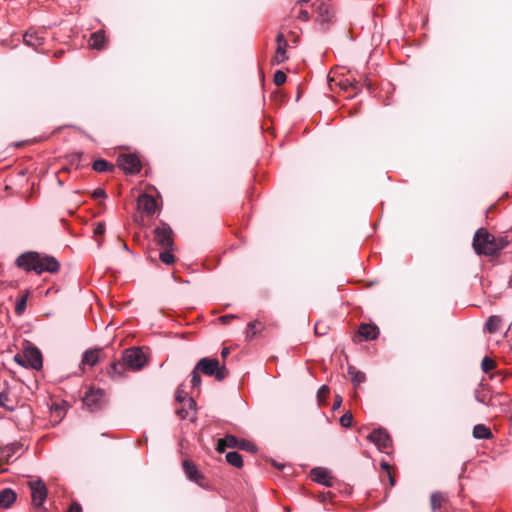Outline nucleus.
<instances>
[{"label":"nucleus","mask_w":512,"mask_h":512,"mask_svg":"<svg viewBox=\"0 0 512 512\" xmlns=\"http://www.w3.org/2000/svg\"><path fill=\"white\" fill-rule=\"evenodd\" d=\"M348 375L354 385L358 386L366 381V375L364 372L359 371L354 366H348Z\"/></svg>","instance_id":"412c9836"},{"label":"nucleus","mask_w":512,"mask_h":512,"mask_svg":"<svg viewBox=\"0 0 512 512\" xmlns=\"http://www.w3.org/2000/svg\"><path fill=\"white\" fill-rule=\"evenodd\" d=\"M67 512H81V507L78 504H73Z\"/></svg>","instance_id":"09e8293b"},{"label":"nucleus","mask_w":512,"mask_h":512,"mask_svg":"<svg viewBox=\"0 0 512 512\" xmlns=\"http://www.w3.org/2000/svg\"><path fill=\"white\" fill-rule=\"evenodd\" d=\"M117 163L127 174H136L141 170L139 158L134 154H122L118 157Z\"/></svg>","instance_id":"9b49d317"},{"label":"nucleus","mask_w":512,"mask_h":512,"mask_svg":"<svg viewBox=\"0 0 512 512\" xmlns=\"http://www.w3.org/2000/svg\"><path fill=\"white\" fill-rule=\"evenodd\" d=\"M101 244H102V241L101 240H97V247L98 248H100Z\"/></svg>","instance_id":"5fc2aeb1"},{"label":"nucleus","mask_w":512,"mask_h":512,"mask_svg":"<svg viewBox=\"0 0 512 512\" xmlns=\"http://www.w3.org/2000/svg\"><path fill=\"white\" fill-rule=\"evenodd\" d=\"M353 416L350 412L345 413L340 417V424L345 428H349L352 425Z\"/></svg>","instance_id":"e433bc0d"},{"label":"nucleus","mask_w":512,"mask_h":512,"mask_svg":"<svg viewBox=\"0 0 512 512\" xmlns=\"http://www.w3.org/2000/svg\"><path fill=\"white\" fill-rule=\"evenodd\" d=\"M358 334L363 340H374L379 335V328L373 324L363 323L359 326Z\"/></svg>","instance_id":"dca6fc26"},{"label":"nucleus","mask_w":512,"mask_h":512,"mask_svg":"<svg viewBox=\"0 0 512 512\" xmlns=\"http://www.w3.org/2000/svg\"><path fill=\"white\" fill-rule=\"evenodd\" d=\"M473 248L478 255H495L497 253L495 237L483 228H480L475 232Z\"/></svg>","instance_id":"f257e3e1"},{"label":"nucleus","mask_w":512,"mask_h":512,"mask_svg":"<svg viewBox=\"0 0 512 512\" xmlns=\"http://www.w3.org/2000/svg\"><path fill=\"white\" fill-rule=\"evenodd\" d=\"M311 475L313 480L321 485L326 487H331L333 485V477L326 468L315 467L311 470Z\"/></svg>","instance_id":"ddd939ff"},{"label":"nucleus","mask_w":512,"mask_h":512,"mask_svg":"<svg viewBox=\"0 0 512 512\" xmlns=\"http://www.w3.org/2000/svg\"><path fill=\"white\" fill-rule=\"evenodd\" d=\"M183 469H184V472L187 476V478L192 481V482H195L197 483L199 486H203L202 483H201V480L204 478L203 475L199 472V470L197 469V467L194 465V463H192L191 461L189 460H184L183 461Z\"/></svg>","instance_id":"4468645a"},{"label":"nucleus","mask_w":512,"mask_h":512,"mask_svg":"<svg viewBox=\"0 0 512 512\" xmlns=\"http://www.w3.org/2000/svg\"><path fill=\"white\" fill-rule=\"evenodd\" d=\"M226 461L230 465H232L234 467H237V468H240L243 465L242 456L238 452H236V451L228 452L226 454Z\"/></svg>","instance_id":"b1692460"},{"label":"nucleus","mask_w":512,"mask_h":512,"mask_svg":"<svg viewBox=\"0 0 512 512\" xmlns=\"http://www.w3.org/2000/svg\"><path fill=\"white\" fill-rule=\"evenodd\" d=\"M123 361L132 370H140L145 365V356L139 348L126 349L123 353Z\"/></svg>","instance_id":"6e6552de"},{"label":"nucleus","mask_w":512,"mask_h":512,"mask_svg":"<svg viewBox=\"0 0 512 512\" xmlns=\"http://www.w3.org/2000/svg\"><path fill=\"white\" fill-rule=\"evenodd\" d=\"M175 248H163V250L159 253V259L167 264L170 265L175 262V256L173 255V251Z\"/></svg>","instance_id":"bb28decb"},{"label":"nucleus","mask_w":512,"mask_h":512,"mask_svg":"<svg viewBox=\"0 0 512 512\" xmlns=\"http://www.w3.org/2000/svg\"><path fill=\"white\" fill-rule=\"evenodd\" d=\"M172 233L171 227L167 223L162 222L154 229V242L162 249L175 248Z\"/></svg>","instance_id":"423d86ee"},{"label":"nucleus","mask_w":512,"mask_h":512,"mask_svg":"<svg viewBox=\"0 0 512 512\" xmlns=\"http://www.w3.org/2000/svg\"><path fill=\"white\" fill-rule=\"evenodd\" d=\"M93 169L96 171V172H108V171H113V165L110 164L108 161H106L105 159H98V160H95L94 163H93Z\"/></svg>","instance_id":"a878e982"},{"label":"nucleus","mask_w":512,"mask_h":512,"mask_svg":"<svg viewBox=\"0 0 512 512\" xmlns=\"http://www.w3.org/2000/svg\"><path fill=\"white\" fill-rule=\"evenodd\" d=\"M277 45H283L288 44L284 35L282 33H279L276 37Z\"/></svg>","instance_id":"a18cd8bd"},{"label":"nucleus","mask_w":512,"mask_h":512,"mask_svg":"<svg viewBox=\"0 0 512 512\" xmlns=\"http://www.w3.org/2000/svg\"><path fill=\"white\" fill-rule=\"evenodd\" d=\"M31 489L32 503L37 508H41L47 498V488L41 479L29 482Z\"/></svg>","instance_id":"9d476101"},{"label":"nucleus","mask_w":512,"mask_h":512,"mask_svg":"<svg viewBox=\"0 0 512 512\" xmlns=\"http://www.w3.org/2000/svg\"><path fill=\"white\" fill-rule=\"evenodd\" d=\"M368 439L377 446L380 452L388 453L392 440L385 429L378 428L373 430L368 435Z\"/></svg>","instance_id":"1a4fd4ad"},{"label":"nucleus","mask_w":512,"mask_h":512,"mask_svg":"<svg viewBox=\"0 0 512 512\" xmlns=\"http://www.w3.org/2000/svg\"><path fill=\"white\" fill-rule=\"evenodd\" d=\"M105 41H106V38H105L104 32L97 31V32H94L91 34V36L89 38V46L94 49L100 50V49L104 48Z\"/></svg>","instance_id":"6ab92c4d"},{"label":"nucleus","mask_w":512,"mask_h":512,"mask_svg":"<svg viewBox=\"0 0 512 512\" xmlns=\"http://www.w3.org/2000/svg\"><path fill=\"white\" fill-rule=\"evenodd\" d=\"M229 353H230L229 348L224 347V348L222 349V351H221V356H222L223 358H226V357L229 355Z\"/></svg>","instance_id":"8fccbe9b"},{"label":"nucleus","mask_w":512,"mask_h":512,"mask_svg":"<svg viewBox=\"0 0 512 512\" xmlns=\"http://www.w3.org/2000/svg\"><path fill=\"white\" fill-rule=\"evenodd\" d=\"M286 74L281 71V70H277L274 74V83L277 85V86H281L282 84H284L286 82Z\"/></svg>","instance_id":"4c0bfd02"},{"label":"nucleus","mask_w":512,"mask_h":512,"mask_svg":"<svg viewBox=\"0 0 512 512\" xmlns=\"http://www.w3.org/2000/svg\"><path fill=\"white\" fill-rule=\"evenodd\" d=\"M39 512H46V510L41 507L39 508Z\"/></svg>","instance_id":"4d7b16f0"},{"label":"nucleus","mask_w":512,"mask_h":512,"mask_svg":"<svg viewBox=\"0 0 512 512\" xmlns=\"http://www.w3.org/2000/svg\"><path fill=\"white\" fill-rule=\"evenodd\" d=\"M275 466L278 467V468H282L283 467V465H276V464H275Z\"/></svg>","instance_id":"13d9d810"},{"label":"nucleus","mask_w":512,"mask_h":512,"mask_svg":"<svg viewBox=\"0 0 512 512\" xmlns=\"http://www.w3.org/2000/svg\"><path fill=\"white\" fill-rule=\"evenodd\" d=\"M288 44L277 45L276 54L273 58L274 64H280L288 59L286 48Z\"/></svg>","instance_id":"393cba45"},{"label":"nucleus","mask_w":512,"mask_h":512,"mask_svg":"<svg viewBox=\"0 0 512 512\" xmlns=\"http://www.w3.org/2000/svg\"><path fill=\"white\" fill-rule=\"evenodd\" d=\"M262 326V324L258 321H253V322H249L248 325H247V331H246V337L248 339H252L256 333H257V330H256V326Z\"/></svg>","instance_id":"2f4dec72"},{"label":"nucleus","mask_w":512,"mask_h":512,"mask_svg":"<svg viewBox=\"0 0 512 512\" xmlns=\"http://www.w3.org/2000/svg\"><path fill=\"white\" fill-rule=\"evenodd\" d=\"M226 448H238L249 452L256 451V447L252 442L245 439H239L230 434L218 439L217 441V450L220 453L224 452Z\"/></svg>","instance_id":"20e7f679"},{"label":"nucleus","mask_w":512,"mask_h":512,"mask_svg":"<svg viewBox=\"0 0 512 512\" xmlns=\"http://www.w3.org/2000/svg\"><path fill=\"white\" fill-rule=\"evenodd\" d=\"M476 400H477L478 402L484 403V401L482 400V398H479L478 396H476Z\"/></svg>","instance_id":"6e6d98bb"},{"label":"nucleus","mask_w":512,"mask_h":512,"mask_svg":"<svg viewBox=\"0 0 512 512\" xmlns=\"http://www.w3.org/2000/svg\"><path fill=\"white\" fill-rule=\"evenodd\" d=\"M16 500V493L10 489L5 488L0 491V507L9 508Z\"/></svg>","instance_id":"a211bd4d"},{"label":"nucleus","mask_w":512,"mask_h":512,"mask_svg":"<svg viewBox=\"0 0 512 512\" xmlns=\"http://www.w3.org/2000/svg\"><path fill=\"white\" fill-rule=\"evenodd\" d=\"M27 299H28V292H26L24 295H22L21 297H19L17 300H16V304H15V313L17 315H21L24 313V311L26 310V306H27Z\"/></svg>","instance_id":"c85d7f7f"},{"label":"nucleus","mask_w":512,"mask_h":512,"mask_svg":"<svg viewBox=\"0 0 512 512\" xmlns=\"http://www.w3.org/2000/svg\"><path fill=\"white\" fill-rule=\"evenodd\" d=\"M199 370H197V368L195 367L193 369V371L191 372L190 376H191V384L194 388H197V387H200L201 385V377H200V374H199Z\"/></svg>","instance_id":"72a5a7b5"},{"label":"nucleus","mask_w":512,"mask_h":512,"mask_svg":"<svg viewBox=\"0 0 512 512\" xmlns=\"http://www.w3.org/2000/svg\"><path fill=\"white\" fill-rule=\"evenodd\" d=\"M138 205L148 215L156 212L157 202L154 197L148 194H142L138 199Z\"/></svg>","instance_id":"2eb2a0df"},{"label":"nucleus","mask_w":512,"mask_h":512,"mask_svg":"<svg viewBox=\"0 0 512 512\" xmlns=\"http://www.w3.org/2000/svg\"><path fill=\"white\" fill-rule=\"evenodd\" d=\"M14 361L24 368L39 370L43 366L41 352L36 347H28L22 353L14 356Z\"/></svg>","instance_id":"7ed1b4c3"},{"label":"nucleus","mask_w":512,"mask_h":512,"mask_svg":"<svg viewBox=\"0 0 512 512\" xmlns=\"http://www.w3.org/2000/svg\"><path fill=\"white\" fill-rule=\"evenodd\" d=\"M236 318V315L234 314H227V315H223L221 317H219V321L223 324H226L228 323L230 320Z\"/></svg>","instance_id":"37998d69"},{"label":"nucleus","mask_w":512,"mask_h":512,"mask_svg":"<svg viewBox=\"0 0 512 512\" xmlns=\"http://www.w3.org/2000/svg\"><path fill=\"white\" fill-rule=\"evenodd\" d=\"M92 196L93 198H105L106 197V192L105 190L101 189V188H98V189H95L92 193Z\"/></svg>","instance_id":"79ce46f5"},{"label":"nucleus","mask_w":512,"mask_h":512,"mask_svg":"<svg viewBox=\"0 0 512 512\" xmlns=\"http://www.w3.org/2000/svg\"><path fill=\"white\" fill-rule=\"evenodd\" d=\"M187 403L188 408L182 407L176 410V414L180 417V419L188 418L190 413L194 410L195 401L192 398H188Z\"/></svg>","instance_id":"cd10ccee"},{"label":"nucleus","mask_w":512,"mask_h":512,"mask_svg":"<svg viewBox=\"0 0 512 512\" xmlns=\"http://www.w3.org/2000/svg\"><path fill=\"white\" fill-rule=\"evenodd\" d=\"M40 254L36 251H26L16 258L15 265L25 272L33 271L36 273Z\"/></svg>","instance_id":"0eeeda50"},{"label":"nucleus","mask_w":512,"mask_h":512,"mask_svg":"<svg viewBox=\"0 0 512 512\" xmlns=\"http://www.w3.org/2000/svg\"><path fill=\"white\" fill-rule=\"evenodd\" d=\"M299 18L304 21H307L309 19V13L306 10H301L299 12Z\"/></svg>","instance_id":"49530a36"},{"label":"nucleus","mask_w":512,"mask_h":512,"mask_svg":"<svg viewBox=\"0 0 512 512\" xmlns=\"http://www.w3.org/2000/svg\"><path fill=\"white\" fill-rule=\"evenodd\" d=\"M381 467H382L384 470H386V471H389V469H390V466H389V464H388L387 462H382V463H381Z\"/></svg>","instance_id":"3c124183"},{"label":"nucleus","mask_w":512,"mask_h":512,"mask_svg":"<svg viewBox=\"0 0 512 512\" xmlns=\"http://www.w3.org/2000/svg\"><path fill=\"white\" fill-rule=\"evenodd\" d=\"M82 402L89 411H98L105 405V393L102 389L90 388L84 394Z\"/></svg>","instance_id":"39448f33"},{"label":"nucleus","mask_w":512,"mask_h":512,"mask_svg":"<svg viewBox=\"0 0 512 512\" xmlns=\"http://www.w3.org/2000/svg\"><path fill=\"white\" fill-rule=\"evenodd\" d=\"M315 332H316V334H320V335H324L325 334V332H319L318 324L315 325Z\"/></svg>","instance_id":"603ef678"},{"label":"nucleus","mask_w":512,"mask_h":512,"mask_svg":"<svg viewBox=\"0 0 512 512\" xmlns=\"http://www.w3.org/2000/svg\"><path fill=\"white\" fill-rule=\"evenodd\" d=\"M494 367H495V362L491 358L485 356L482 359L481 368H482L483 372L487 373V372L491 371Z\"/></svg>","instance_id":"473e14b6"},{"label":"nucleus","mask_w":512,"mask_h":512,"mask_svg":"<svg viewBox=\"0 0 512 512\" xmlns=\"http://www.w3.org/2000/svg\"><path fill=\"white\" fill-rule=\"evenodd\" d=\"M195 367L197 368V370H199L200 372L207 376H215L217 381L224 380L229 374L228 370L226 369V366L224 364L220 366V363L216 358H201L196 363Z\"/></svg>","instance_id":"f03ea898"},{"label":"nucleus","mask_w":512,"mask_h":512,"mask_svg":"<svg viewBox=\"0 0 512 512\" xmlns=\"http://www.w3.org/2000/svg\"><path fill=\"white\" fill-rule=\"evenodd\" d=\"M341 403H342V397L339 395H336L332 409L337 410L341 406Z\"/></svg>","instance_id":"c03bdc74"},{"label":"nucleus","mask_w":512,"mask_h":512,"mask_svg":"<svg viewBox=\"0 0 512 512\" xmlns=\"http://www.w3.org/2000/svg\"><path fill=\"white\" fill-rule=\"evenodd\" d=\"M60 269V262L53 256L40 254L36 274L40 275L44 272L56 273Z\"/></svg>","instance_id":"f8f14e48"},{"label":"nucleus","mask_w":512,"mask_h":512,"mask_svg":"<svg viewBox=\"0 0 512 512\" xmlns=\"http://www.w3.org/2000/svg\"><path fill=\"white\" fill-rule=\"evenodd\" d=\"M329 387L327 385H322L317 392V398L320 403H324L326 397L329 394Z\"/></svg>","instance_id":"f704fd0d"},{"label":"nucleus","mask_w":512,"mask_h":512,"mask_svg":"<svg viewBox=\"0 0 512 512\" xmlns=\"http://www.w3.org/2000/svg\"><path fill=\"white\" fill-rule=\"evenodd\" d=\"M507 245V241L503 238H495V247L497 248V252L504 249Z\"/></svg>","instance_id":"a19ab883"},{"label":"nucleus","mask_w":512,"mask_h":512,"mask_svg":"<svg viewBox=\"0 0 512 512\" xmlns=\"http://www.w3.org/2000/svg\"><path fill=\"white\" fill-rule=\"evenodd\" d=\"M473 436L476 439H489L492 433L484 424H477L473 428Z\"/></svg>","instance_id":"4be33fe9"},{"label":"nucleus","mask_w":512,"mask_h":512,"mask_svg":"<svg viewBox=\"0 0 512 512\" xmlns=\"http://www.w3.org/2000/svg\"><path fill=\"white\" fill-rule=\"evenodd\" d=\"M23 41L26 45L31 47H38L43 44L44 37L33 29H29L23 36Z\"/></svg>","instance_id":"f3484780"},{"label":"nucleus","mask_w":512,"mask_h":512,"mask_svg":"<svg viewBox=\"0 0 512 512\" xmlns=\"http://www.w3.org/2000/svg\"><path fill=\"white\" fill-rule=\"evenodd\" d=\"M99 350H87L82 357L81 365L95 366L98 363Z\"/></svg>","instance_id":"aec40b11"},{"label":"nucleus","mask_w":512,"mask_h":512,"mask_svg":"<svg viewBox=\"0 0 512 512\" xmlns=\"http://www.w3.org/2000/svg\"><path fill=\"white\" fill-rule=\"evenodd\" d=\"M105 233V224L104 222H97L94 225V235L101 236Z\"/></svg>","instance_id":"58836bf2"},{"label":"nucleus","mask_w":512,"mask_h":512,"mask_svg":"<svg viewBox=\"0 0 512 512\" xmlns=\"http://www.w3.org/2000/svg\"><path fill=\"white\" fill-rule=\"evenodd\" d=\"M500 322L501 319L498 316H490L485 327L490 333H494L498 330Z\"/></svg>","instance_id":"c756f323"},{"label":"nucleus","mask_w":512,"mask_h":512,"mask_svg":"<svg viewBox=\"0 0 512 512\" xmlns=\"http://www.w3.org/2000/svg\"><path fill=\"white\" fill-rule=\"evenodd\" d=\"M10 401L9 395L6 392H0V407L5 408L8 411H12L13 407L7 403Z\"/></svg>","instance_id":"c9c22d12"},{"label":"nucleus","mask_w":512,"mask_h":512,"mask_svg":"<svg viewBox=\"0 0 512 512\" xmlns=\"http://www.w3.org/2000/svg\"><path fill=\"white\" fill-rule=\"evenodd\" d=\"M187 396L186 393L181 390L180 388L176 391V401L179 403L187 402Z\"/></svg>","instance_id":"ea45409f"},{"label":"nucleus","mask_w":512,"mask_h":512,"mask_svg":"<svg viewBox=\"0 0 512 512\" xmlns=\"http://www.w3.org/2000/svg\"><path fill=\"white\" fill-rule=\"evenodd\" d=\"M125 363H121V362H113L110 366V369H109V374L112 378L114 379H119L123 376L124 374V371H125Z\"/></svg>","instance_id":"5701e85b"},{"label":"nucleus","mask_w":512,"mask_h":512,"mask_svg":"<svg viewBox=\"0 0 512 512\" xmlns=\"http://www.w3.org/2000/svg\"><path fill=\"white\" fill-rule=\"evenodd\" d=\"M389 478H390V483H391V485H394V483H395L394 478H393L392 476H390V475H389Z\"/></svg>","instance_id":"864d4df0"},{"label":"nucleus","mask_w":512,"mask_h":512,"mask_svg":"<svg viewBox=\"0 0 512 512\" xmlns=\"http://www.w3.org/2000/svg\"><path fill=\"white\" fill-rule=\"evenodd\" d=\"M444 497L440 492H433L431 494V508L433 511L441 508Z\"/></svg>","instance_id":"7c9ffc66"},{"label":"nucleus","mask_w":512,"mask_h":512,"mask_svg":"<svg viewBox=\"0 0 512 512\" xmlns=\"http://www.w3.org/2000/svg\"><path fill=\"white\" fill-rule=\"evenodd\" d=\"M18 448H19V444H17V443H13V444L6 446V449L11 451L12 453H15Z\"/></svg>","instance_id":"de8ad7c7"}]
</instances>
